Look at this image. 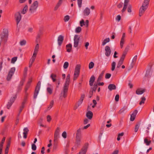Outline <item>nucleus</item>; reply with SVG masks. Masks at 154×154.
Segmentation results:
<instances>
[{"instance_id": "nucleus-39", "label": "nucleus", "mask_w": 154, "mask_h": 154, "mask_svg": "<svg viewBox=\"0 0 154 154\" xmlns=\"http://www.w3.org/2000/svg\"><path fill=\"white\" fill-rule=\"evenodd\" d=\"M140 125V124L139 123L138 124H137L136 125L135 127V132H137L138 131Z\"/></svg>"}, {"instance_id": "nucleus-11", "label": "nucleus", "mask_w": 154, "mask_h": 154, "mask_svg": "<svg viewBox=\"0 0 154 154\" xmlns=\"http://www.w3.org/2000/svg\"><path fill=\"white\" fill-rule=\"evenodd\" d=\"M15 70V67H12L11 68L7 77V79L8 81H9L11 80Z\"/></svg>"}, {"instance_id": "nucleus-60", "label": "nucleus", "mask_w": 154, "mask_h": 154, "mask_svg": "<svg viewBox=\"0 0 154 154\" xmlns=\"http://www.w3.org/2000/svg\"><path fill=\"white\" fill-rule=\"evenodd\" d=\"M93 91L91 90L89 92V98H91V97L93 95Z\"/></svg>"}, {"instance_id": "nucleus-30", "label": "nucleus", "mask_w": 154, "mask_h": 154, "mask_svg": "<svg viewBox=\"0 0 154 154\" xmlns=\"http://www.w3.org/2000/svg\"><path fill=\"white\" fill-rule=\"evenodd\" d=\"M28 7L27 5H26L23 10L21 11V13L23 14H25L28 10Z\"/></svg>"}, {"instance_id": "nucleus-26", "label": "nucleus", "mask_w": 154, "mask_h": 154, "mask_svg": "<svg viewBox=\"0 0 154 154\" xmlns=\"http://www.w3.org/2000/svg\"><path fill=\"white\" fill-rule=\"evenodd\" d=\"M66 51L68 52H70L71 51L72 48V45L71 44H69L66 46Z\"/></svg>"}, {"instance_id": "nucleus-27", "label": "nucleus", "mask_w": 154, "mask_h": 154, "mask_svg": "<svg viewBox=\"0 0 154 154\" xmlns=\"http://www.w3.org/2000/svg\"><path fill=\"white\" fill-rule=\"evenodd\" d=\"M35 57L36 56H34L33 55H32V56L31 59L30 60V63L29 64V67H30L32 66L33 62L35 61Z\"/></svg>"}, {"instance_id": "nucleus-6", "label": "nucleus", "mask_w": 154, "mask_h": 154, "mask_svg": "<svg viewBox=\"0 0 154 154\" xmlns=\"http://www.w3.org/2000/svg\"><path fill=\"white\" fill-rule=\"evenodd\" d=\"M38 6V3L37 1L34 2L31 6L29 11L31 13L35 12Z\"/></svg>"}, {"instance_id": "nucleus-14", "label": "nucleus", "mask_w": 154, "mask_h": 154, "mask_svg": "<svg viewBox=\"0 0 154 154\" xmlns=\"http://www.w3.org/2000/svg\"><path fill=\"white\" fill-rule=\"evenodd\" d=\"M105 55L107 57H109L110 56L111 51L110 47L108 46H106L105 48Z\"/></svg>"}, {"instance_id": "nucleus-28", "label": "nucleus", "mask_w": 154, "mask_h": 154, "mask_svg": "<svg viewBox=\"0 0 154 154\" xmlns=\"http://www.w3.org/2000/svg\"><path fill=\"white\" fill-rule=\"evenodd\" d=\"M110 41L109 38H106L103 42L102 44V46H104L107 43L109 42Z\"/></svg>"}, {"instance_id": "nucleus-16", "label": "nucleus", "mask_w": 154, "mask_h": 154, "mask_svg": "<svg viewBox=\"0 0 154 154\" xmlns=\"http://www.w3.org/2000/svg\"><path fill=\"white\" fill-rule=\"evenodd\" d=\"M138 112V111L137 110H135L133 113L131 115L130 119V121H133L135 119L136 115Z\"/></svg>"}, {"instance_id": "nucleus-31", "label": "nucleus", "mask_w": 154, "mask_h": 154, "mask_svg": "<svg viewBox=\"0 0 154 154\" xmlns=\"http://www.w3.org/2000/svg\"><path fill=\"white\" fill-rule=\"evenodd\" d=\"M98 86L97 83L94 84V86L93 87H91V90L95 92Z\"/></svg>"}, {"instance_id": "nucleus-48", "label": "nucleus", "mask_w": 154, "mask_h": 154, "mask_svg": "<svg viewBox=\"0 0 154 154\" xmlns=\"http://www.w3.org/2000/svg\"><path fill=\"white\" fill-rule=\"evenodd\" d=\"M12 104L13 103L9 101L7 105V108L8 109H9L11 106H12Z\"/></svg>"}, {"instance_id": "nucleus-25", "label": "nucleus", "mask_w": 154, "mask_h": 154, "mask_svg": "<svg viewBox=\"0 0 154 154\" xmlns=\"http://www.w3.org/2000/svg\"><path fill=\"white\" fill-rule=\"evenodd\" d=\"M17 94L14 95L12 97L9 101L12 103H13L14 102L15 100H16L17 98Z\"/></svg>"}, {"instance_id": "nucleus-19", "label": "nucleus", "mask_w": 154, "mask_h": 154, "mask_svg": "<svg viewBox=\"0 0 154 154\" xmlns=\"http://www.w3.org/2000/svg\"><path fill=\"white\" fill-rule=\"evenodd\" d=\"M63 36L61 35H60L58 38V45L59 46H61L63 40Z\"/></svg>"}, {"instance_id": "nucleus-18", "label": "nucleus", "mask_w": 154, "mask_h": 154, "mask_svg": "<svg viewBox=\"0 0 154 154\" xmlns=\"http://www.w3.org/2000/svg\"><path fill=\"white\" fill-rule=\"evenodd\" d=\"M90 13V9L89 8L87 7L84 10L83 14L84 16H88Z\"/></svg>"}, {"instance_id": "nucleus-43", "label": "nucleus", "mask_w": 154, "mask_h": 154, "mask_svg": "<svg viewBox=\"0 0 154 154\" xmlns=\"http://www.w3.org/2000/svg\"><path fill=\"white\" fill-rule=\"evenodd\" d=\"M17 57H13L12 58L11 63H14L15 62L17 61Z\"/></svg>"}, {"instance_id": "nucleus-22", "label": "nucleus", "mask_w": 154, "mask_h": 154, "mask_svg": "<svg viewBox=\"0 0 154 154\" xmlns=\"http://www.w3.org/2000/svg\"><path fill=\"white\" fill-rule=\"evenodd\" d=\"M95 80V77L94 75H92L90 78L89 82V85L91 86H92Z\"/></svg>"}, {"instance_id": "nucleus-5", "label": "nucleus", "mask_w": 154, "mask_h": 154, "mask_svg": "<svg viewBox=\"0 0 154 154\" xmlns=\"http://www.w3.org/2000/svg\"><path fill=\"white\" fill-rule=\"evenodd\" d=\"M68 88V87L64 86L60 94V99H62L63 97L65 98L66 97Z\"/></svg>"}, {"instance_id": "nucleus-33", "label": "nucleus", "mask_w": 154, "mask_h": 154, "mask_svg": "<svg viewBox=\"0 0 154 154\" xmlns=\"http://www.w3.org/2000/svg\"><path fill=\"white\" fill-rule=\"evenodd\" d=\"M53 88L50 87H48L47 88V91L49 94H51L53 92Z\"/></svg>"}, {"instance_id": "nucleus-10", "label": "nucleus", "mask_w": 154, "mask_h": 154, "mask_svg": "<svg viewBox=\"0 0 154 154\" xmlns=\"http://www.w3.org/2000/svg\"><path fill=\"white\" fill-rule=\"evenodd\" d=\"M14 17L17 22V26L21 19V16L20 13L19 12H16L14 15Z\"/></svg>"}, {"instance_id": "nucleus-47", "label": "nucleus", "mask_w": 154, "mask_h": 154, "mask_svg": "<svg viewBox=\"0 0 154 154\" xmlns=\"http://www.w3.org/2000/svg\"><path fill=\"white\" fill-rule=\"evenodd\" d=\"M69 66V63L67 62H65L63 65V67L64 69H67Z\"/></svg>"}, {"instance_id": "nucleus-2", "label": "nucleus", "mask_w": 154, "mask_h": 154, "mask_svg": "<svg viewBox=\"0 0 154 154\" xmlns=\"http://www.w3.org/2000/svg\"><path fill=\"white\" fill-rule=\"evenodd\" d=\"M82 128H79L76 131L75 143L77 146L80 145L81 144V140L82 137Z\"/></svg>"}, {"instance_id": "nucleus-62", "label": "nucleus", "mask_w": 154, "mask_h": 154, "mask_svg": "<svg viewBox=\"0 0 154 154\" xmlns=\"http://www.w3.org/2000/svg\"><path fill=\"white\" fill-rule=\"evenodd\" d=\"M24 106H22V105L20 107V110H19V113L18 114V116H19L20 114L22 112V111L23 109V108H24Z\"/></svg>"}, {"instance_id": "nucleus-46", "label": "nucleus", "mask_w": 154, "mask_h": 154, "mask_svg": "<svg viewBox=\"0 0 154 154\" xmlns=\"http://www.w3.org/2000/svg\"><path fill=\"white\" fill-rule=\"evenodd\" d=\"M137 55H136L135 56H134V58H133L131 63L135 64L137 61Z\"/></svg>"}, {"instance_id": "nucleus-29", "label": "nucleus", "mask_w": 154, "mask_h": 154, "mask_svg": "<svg viewBox=\"0 0 154 154\" xmlns=\"http://www.w3.org/2000/svg\"><path fill=\"white\" fill-rule=\"evenodd\" d=\"M151 142L150 140H148L147 138L144 139V143L147 146H149Z\"/></svg>"}, {"instance_id": "nucleus-53", "label": "nucleus", "mask_w": 154, "mask_h": 154, "mask_svg": "<svg viewBox=\"0 0 154 154\" xmlns=\"http://www.w3.org/2000/svg\"><path fill=\"white\" fill-rule=\"evenodd\" d=\"M80 26H81L82 27L83 26L85 25V22L83 19H82L80 22Z\"/></svg>"}, {"instance_id": "nucleus-4", "label": "nucleus", "mask_w": 154, "mask_h": 154, "mask_svg": "<svg viewBox=\"0 0 154 154\" xmlns=\"http://www.w3.org/2000/svg\"><path fill=\"white\" fill-rule=\"evenodd\" d=\"M81 65L77 64L76 65L74 74L73 80H75L77 79L79 74Z\"/></svg>"}, {"instance_id": "nucleus-34", "label": "nucleus", "mask_w": 154, "mask_h": 154, "mask_svg": "<svg viewBox=\"0 0 154 154\" xmlns=\"http://www.w3.org/2000/svg\"><path fill=\"white\" fill-rule=\"evenodd\" d=\"M56 77V75L55 74H52L50 76V77L52 79L53 82H55L56 81L55 78Z\"/></svg>"}, {"instance_id": "nucleus-42", "label": "nucleus", "mask_w": 154, "mask_h": 154, "mask_svg": "<svg viewBox=\"0 0 154 154\" xmlns=\"http://www.w3.org/2000/svg\"><path fill=\"white\" fill-rule=\"evenodd\" d=\"M141 100L140 101L139 103V104L141 105L142 104H143L144 103V102L146 100V98L144 97H142L141 98Z\"/></svg>"}, {"instance_id": "nucleus-58", "label": "nucleus", "mask_w": 154, "mask_h": 154, "mask_svg": "<svg viewBox=\"0 0 154 154\" xmlns=\"http://www.w3.org/2000/svg\"><path fill=\"white\" fill-rule=\"evenodd\" d=\"M134 63H131L130 65L129 66H128V70H131V69H132L133 67V66H134Z\"/></svg>"}, {"instance_id": "nucleus-3", "label": "nucleus", "mask_w": 154, "mask_h": 154, "mask_svg": "<svg viewBox=\"0 0 154 154\" xmlns=\"http://www.w3.org/2000/svg\"><path fill=\"white\" fill-rule=\"evenodd\" d=\"M8 31L7 29H4L3 32L0 35V38L3 40V42L5 44L7 41L8 35Z\"/></svg>"}, {"instance_id": "nucleus-32", "label": "nucleus", "mask_w": 154, "mask_h": 154, "mask_svg": "<svg viewBox=\"0 0 154 154\" xmlns=\"http://www.w3.org/2000/svg\"><path fill=\"white\" fill-rule=\"evenodd\" d=\"M24 80H22L21 81L20 84L19 85L18 87V89L19 90H20L22 88V87L23 85Z\"/></svg>"}, {"instance_id": "nucleus-45", "label": "nucleus", "mask_w": 154, "mask_h": 154, "mask_svg": "<svg viewBox=\"0 0 154 154\" xmlns=\"http://www.w3.org/2000/svg\"><path fill=\"white\" fill-rule=\"evenodd\" d=\"M123 61L119 60L117 64V68H119L121 65L123 64Z\"/></svg>"}, {"instance_id": "nucleus-1", "label": "nucleus", "mask_w": 154, "mask_h": 154, "mask_svg": "<svg viewBox=\"0 0 154 154\" xmlns=\"http://www.w3.org/2000/svg\"><path fill=\"white\" fill-rule=\"evenodd\" d=\"M150 0H144L142 5L139 9V15L141 17L147 9Z\"/></svg>"}, {"instance_id": "nucleus-21", "label": "nucleus", "mask_w": 154, "mask_h": 154, "mask_svg": "<svg viewBox=\"0 0 154 154\" xmlns=\"http://www.w3.org/2000/svg\"><path fill=\"white\" fill-rule=\"evenodd\" d=\"M39 48V44L37 43L35 46L34 52L33 54V55L34 56H36L37 54L38 53V49Z\"/></svg>"}, {"instance_id": "nucleus-38", "label": "nucleus", "mask_w": 154, "mask_h": 154, "mask_svg": "<svg viewBox=\"0 0 154 154\" xmlns=\"http://www.w3.org/2000/svg\"><path fill=\"white\" fill-rule=\"evenodd\" d=\"M116 65V63L115 62L113 61L112 63V68L111 70L113 71L115 68V66Z\"/></svg>"}, {"instance_id": "nucleus-24", "label": "nucleus", "mask_w": 154, "mask_h": 154, "mask_svg": "<svg viewBox=\"0 0 154 154\" xmlns=\"http://www.w3.org/2000/svg\"><path fill=\"white\" fill-rule=\"evenodd\" d=\"M116 88V86L114 84H110L108 86V89L110 91H111L113 90H115Z\"/></svg>"}, {"instance_id": "nucleus-35", "label": "nucleus", "mask_w": 154, "mask_h": 154, "mask_svg": "<svg viewBox=\"0 0 154 154\" xmlns=\"http://www.w3.org/2000/svg\"><path fill=\"white\" fill-rule=\"evenodd\" d=\"M54 104V101L52 100L50 103L49 106L48 107L47 111L49 110L53 106Z\"/></svg>"}, {"instance_id": "nucleus-36", "label": "nucleus", "mask_w": 154, "mask_h": 154, "mask_svg": "<svg viewBox=\"0 0 154 154\" xmlns=\"http://www.w3.org/2000/svg\"><path fill=\"white\" fill-rule=\"evenodd\" d=\"M41 36L40 34H38L36 38V42L37 43H38L40 42V38Z\"/></svg>"}, {"instance_id": "nucleus-44", "label": "nucleus", "mask_w": 154, "mask_h": 154, "mask_svg": "<svg viewBox=\"0 0 154 154\" xmlns=\"http://www.w3.org/2000/svg\"><path fill=\"white\" fill-rule=\"evenodd\" d=\"M94 66V63L92 62H91L89 64V68L91 69L93 68Z\"/></svg>"}, {"instance_id": "nucleus-8", "label": "nucleus", "mask_w": 154, "mask_h": 154, "mask_svg": "<svg viewBox=\"0 0 154 154\" xmlns=\"http://www.w3.org/2000/svg\"><path fill=\"white\" fill-rule=\"evenodd\" d=\"M60 128L59 127H57L55 130L54 136V141L55 143L57 142L58 141V139L60 137Z\"/></svg>"}, {"instance_id": "nucleus-41", "label": "nucleus", "mask_w": 154, "mask_h": 154, "mask_svg": "<svg viewBox=\"0 0 154 154\" xmlns=\"http://www.w3.org/2000/svg\"><path fill=\"white\" fill-rule=\"evenodd\" d=\"M127 107L125 106L123 107L122 109H121L119 111V113H121L124 112V111L126 110Z\"/></svg>"}, {"instance_id": "nucleus-20", "label": "nucleus", "mask_w": 154, "mask_h": 154, "mask_svg": "<svg viewBox=\"0 0 154 154\" xmlns=\"http://www.w3.org/2000/svg\"><path fill=\"white\" fill-rule=\"evenodd\" d=\"M145 91L146 89H142V88H138L136 91V93L138 95L141 94Z\"/></svg>"}, {"instance_id": "nucleus-40", "label": "nucleus", "mask_w": 154, "mask_h": 154, "mask_svg": "<svg viewBox=\"0 0 154 154\" xmlns=\"http://www.w3.org/2000/svg\"><path fill=\"white\" fill-rule=\"evenodd\" d=\"M81 28L79 26L75 29V32L76 33H79L81 31Z\"/></svg>"}, {"instance_id": "nucleus-15", "label": "nucleus", "mask_w": 154, "mask_h": 154, "mask_svg": "<svg viewBox=\"0 0 154 154\" xmlns=\"http://www.w3.org/2000/svg\"><path fill=\"white\" fill-rule=\"evenodd\" d=\"M130 2V0H125L124 2V5L123 9L121 11L122 13L124 12L126 10L128 5L129 2Z\"/></svg>"}, {"instance_id": "nucleus-59", "label": "nucleus", "mask_w": 154, "mask_h": 154, "mask_svg": "<svg viewBox=\"0 0 154 154\" xmlns=\"http://www.w3.org/2000/svg\"><path fill=\"white\" fill-rule=\"evenodd\" d=\"M119 94H117L116 95L115 97V100L116 101L118 102L119 100Z\"/></svg>"}, {"instance_id": "nucleus-23", "label": "nucleus", "mask_w": 154, "mask_h": 154, "mask_svg": "<svg viewBox=\"0 0 154 154\" xmlns=\"http://www.w3.org/2000/svg\"><path fill=\"white\" fill-rule=\"evenodd\" d=\"M87 117L89 119H91L93 117V113L91 111H88L86 114Z\"/></svg>"}, {"instance_id": "nucleus-7", "label": "nucleus", "mask_w": 154, "mask_h": 154, "mask_svg": "<svg viewBox=\"0 0 154 154\" xmlns=\"http://www.w3.org/2000/svg\"><path fill=\"white\" fill-rule=\"evenodd\" d=\"M41 84V82L40 81H38L37 85V86L36 87L35 91L33 96V98L34 99H36L37 97L40 88Z\"/></svg>"}, {"instance_id": "nucleus-12", "label": "nucleus", "mask_w": 154, "mask_h": 154, "mask_svg": "<svg viewBox=\"0 0 154 154\" xmlns=\"http://www.w3.org/2000/svg\"><path fill=\"white\" fill-rule=\"evenodd\" d=\"M80 37L77 35H75L74 38V47L76 48L78 47L79 41Z\"/></svg>"}, {"instance_id": "nucleus-61", "label": "nucleus", "mask_w": 154, "mask_h": 154, "mask_svg": "<svg viewBox=\"0 0 154 154\" xmlns=\"http://www.w3.org/2000/svg\"><path fill=\"white\" fill-rule=\"evenodd\" d=\"M24 132L23 133H25L26 134L28 133V132L29 131V130L28 128H25L23 129Z\"/></svg>"}, {"instance_id": "nucleus-51", "label": "nucleus", "mask_w": 154, "mask_h": 154, "mask_svg": "<svg viewBox=\"0 0 154 154\" xmlns=\"http://www.w3.org/2000/svg\"><path fill=\"white\" fill-rule=\"evenodd\" d=\"M82 0H77L79 8L81 7L82 6Z\"/></svg>"}, {"instance_id": "nucleus-63", "label": "nucleus", "mask_w": 154, "mask_h": 154, "mask_svg": "<svg viewBox=\"0 0 154 154\" xmlns=\"http://www.w3.org/2000/svg\"><path fill=\"white\" fill-rule=\"evenodd\" d=\"M47 121L48 122H50L51 120V117L49 115H48L47 116Z\"/></svg>"}, {"instance_id": "nucleus-56", "label": "nucleus", "mask_w": 154, "mask_h": 154, "mask_svg": "<svg viewBox=\"0 0 154 154\" xmlns=\"http://www.w3.org/2000/svg\"><path fill=\"white\" fill-rule=\"evenodd\" d=\"M32 149L33 150H35L36 149V146L35 144H32Z\"/></svg>"}, {"instance_id": "nucleus-55", "label": "nucleus", "mask_w": 154, "mask_h": 154, "mask_svg": "<svg viewBox=\"0 0 154 154\" xmlns=\"http://www.w3.org/2000/svg\"><path fill=\"white\" fill-rule=\"evenodd\" d=\"M121 19V17L120 15H117L116 18V20L118 21L119 22Z\"/></svg>"}, {"instance_id": "nucleus-57", "label": "nucleus", "mask_w": 154, "mask_h": 154, "mask_svg": "<svg viewBox=\"0 0 154 154\" xmlns=\"http://www.w3.org/2000/svg\"><path fill=\"white\" fill-rule=\"evenodd\" d=\"M111 74L110 73H106L105 75V78L106 79H109L111 76Z\"/></svg>"}, {"instance_id": "nucleus-9", "label": "nucleus", "mask_w": 154, "mask_h": 154, "mask_svg": "<svg viewBox=\"0 0 154 154\" xmlns=\"http://www.w3.org/2000/svg\"><path fill=\"white\" fill-rule=\"evenodd\" d=\"M89 146V144L88 143H86L82 148L79 154H85Z\"/></svg>"}, {"instance_id": "nucleus-49", "label": "nucleus", "mask_w": 154, "mask_h": 154, "mask_svg": "<svg viewBox=\"0 0 154 154\" xmlns=\"http://www.w3.org/2000/svg\"><path fill=\"white\" fill-rule=\"evenodd\" d=\"M128 5V12L129 13H131V8L132 6L131 5Z\"/></svg>"}, {"instance_id": "nucleus-17", "label": "nucleus", "mask_w": 154, "mask_h": 154, "mask_svg": "<svg viewBox=\"0 0 154 154\" xmlns=\"http://www.w3.org/2000/svg\"><path fill=\"white\" fill-rule=\"evenodd\" d=\"M70 80V75L69 74H68L66 77L65 82L64 84V86L68 87L69 84Z\"/></svg>"}, {"instance_id": "nucleus-13", "label": "nucleus", "mask_w": 154, "mask_h": 154, "mask_svg": "<svg viewBox=\"0 0 154 154\" xmlns=\"http://www.w3.org/2000/svg\"><path fill=\"white\" fill-rule=\"evenodd\" d=\"M125 33L123 32V33L122 35L120 42V46L121 48H123V45L124 44L125 42Z\"/></svg>"}, {"instance_id": "nucleus-64", "label": "nucleus", "mask_w": 154, "mask_h": 154, "mask_svg": "<svg viewBox=\"0 0 154 154\" xmlns=\"http://www.w3.org/2000/svg\"><path fill=\"white\" fill-rule=\"evenodd\" d=\"M119 152V151L118 150H116L114 151L111 154H118Z\"/></svg>"}, {"instance_id": "nucleus-37", "label": "nucleus", "mask_w": 154, "mask_h": 154, "mask_svg": "<svg viewBox=\"0 0 154 154\" xmlns=\"http://www.w3.org/2000/svg\"><path fill=\"white\" fill-rule=\"evenodd\" d=\"M126 54H126V52H123V54L119 60L124 61V59Z\"/></svg>"}, {"instance_id": "nucleus-54", "label": "nucleus", "mask_w": 154, "mask_h": 154, "mask_svg": "<svg viewBox=\"0 0 154 154\" xmlns=\"http://www.w3.org/2000/svg\"><path fill=\"white\" fill-rule=\"evenodd\" d=\"M69 19V17L68 15H66V16H65L64 17V21L65 22H66V21H68Z\"/></svg>"}, {"instance_id": "nucleus-52", "label": "nucleus", "mask_w": 154, "mask_h": 154, "mask_svg": "<svg viewBox=\"0 0 154 154\" xmlns=\"http://www.w3.org/2000/svg\"><path fill=\"white\" fill-rule=\"evenodd\" d=\"M62 136L64 138H66L67 137V134L66 131H64L63 132L62 134Z\"/></svg>"}, {"instance_id": "nucleus-50", "label": "nucleus", "mask_w": 154, "mask_h": 154, "mask_svg": "<svg viewBox=\"0 0 154 154\" xmlns=\"http://www.w3.org/2000/svg\"><path fill=\"white\" fill-rule=\"evenodd\" d=\"M20 45L21 46H23L26 45V42L25 40H23L20 42Z\"/></svg>"}]
</instances>
